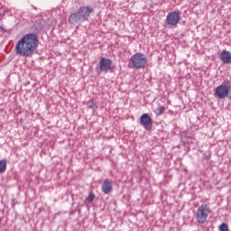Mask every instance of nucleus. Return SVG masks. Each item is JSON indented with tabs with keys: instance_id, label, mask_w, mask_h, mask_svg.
I'll return each mask as SVG.
<instances>
[{
	"instance_id": "nucleus-16",
	"label": "nucleus",
	"mask_w": 231,
	"mask_h": 231,
	"mask_svg": "<svg viewBox=\"0 0 231 231\" xmlns=\"http://www.w3.org/2000/svg\"><path fill=\"white\" fill-rule=\"evenodd\" d=\"M132 59H145V56L142 53H136L132 57Z\"/></svg>"
},
{
	"instance_id": "nucleus-3",
	"label": "nucleus",
	"mask_w": 231,
	"mask_h": 231,
	"mask_svg": "<svg viewBox=\"0 0 231 231\" xmlns=\"http://www.w3.org/2000/svg\"><path fill=\"white\" fill-rule=\"evenodd\" d=\"M210 212V206H208V204H202L199 206L196 214L197 223H199V225H204V223L207 222Z\"/></svg>"
},
{
	"instance_id": "nucleus-10",
	"label": "nucleus",
	"mask_w": 231,
	"mask_h": 231,
	"mask_svg": "<svg viewBox=\"0 0 231 231\" xmlns=\"http://www.w3.org/2000/svg\"><path fill=\"white\" fill-rule=\"evenodd\" d=\"M154 113H155L156 116H162V115L163 113H165V106H160L159 107H157V108L154 110Z\"/></svg>"
},
{
	"instance_id": "nucleus-12",
	"label": "nucleus",
	"mask_w": 231,
	"mask_h": 231,
	"mask_svg": "<svg viewBox=\"0 0 231 231\" xmlns=\"http://www.w3.org/2000/svg\"><path fill=\"white\" fill-rule=\"evenodd\" d=\"M220 59H231V52L228 51H223L221 52Z\"/></svg>"
},
{
	"instance_id": "nucleus-13",
	"label": "nucleus",
	"mask_w": 231,
	"mask_h": 231,
	"mask_svg": "<svg viewBox=\"0 0 231 231\" xmlns=\"http://www.w3.org/2000/svg\"><path fill=\"white\" fill-rule=\"evenodd\" d=\"M86 201H88V203H93V201H95V194L89 193L86 199Z\"/></svg>"
},
{
	"instance_id": "nucleus-2",
	"label": "nucleus",
	"mask_w": 231,
	"mask_h": 231,
	"mask_svg": "<svg viewBox=\"0 0 231 231\" xmlns=\"http://www.w3.org/2000/svg\"><path fill=\"white\" fill-rule=\"evenodd\" d=\"M95 12V9L89 5H84L76 10L69 17V23L70 24H77L79 23H85L89 19V15Z\"/></svg>"
},
{
	"instance_id": "nucleus-6",
	"label": "nucleus",
	"mask_w": 231,
	"mask_h": 231,
	"mask_svg": "<svg viewBox=\"0 0 231 231\" xmlns=\"http://www.w3.org/2000/svg\"><path fill=\"white\" fill-rule=\"evenodd\" d=\"M140 125L143 126L145 131L152 129V117L149 114H143L140 117Z\"/></svg>"
},
{
	"instance_id": "nucleus-5",
	"label": "nucleus",
	"mask_w": 231,
	"mask_h": 231,
	"mask_svg": "<svg viewBox=\"0 0 231 231\" xmlns=\"http://www.w3.org/2000/svg\"><path fill=\"white\" fill-rule=\"evenodd\" d=\"M180 21H181V14L178 11H173L167 14L165 23L167 26H178Z\"/></svg>"
},
{
	"instance_id": "nucleus-1",
	"label": "nucleus",
	"mask_w": 231,
	"mask_h": 231,
	"mask_svg": "<svg viewBox=\"0 0 231 231\" xmlns=\"http://www.w3.org/2000/svg\"><path fill=\"white\" fill-rule=\"evenodd\" d=\"M39 39L37 35L29 33L24 35L16 44L15 50L22 57H32L37 51Z\"/></svg>"
},
{
	"instance_id": "nucleus-7",
	"label": "nucleus",
	"mask_w": 231,
	"mask_h": 231,
	"mask_svg": "<svg viewBox=\"0 0 231 231\" xmlns=\"http://www.w3.org/2000/svg\"><path fill=\"white\" fill-rule=\"evenodd\" d=\"M145 64H147V60L145 59H132L129 62V68L140 69V68H145Z\"/></svg>"
},
{
	"instance_id": "nucleus-14",
	"label": "nucleus",
	"mask_w": 231,
	"mask_h": 231,
	"mask_svg": "<svg viewBox=\"0 0 231 231\" xmlns=\"http://www.w3.org/2000/svg\"><path fill=\"white\" fill-rule=\"evenodd\" d=\"M218 231H228V225L226 223H222L219 226H218Z\"/></svg>"
},
{
	"instance_id": "nucleus-15",
	"label": "nucleus",
	"mask_w": 231,
	"mask_h": 231,
	"mask_svg": "<svg viewBox=\"0 0 231 231\" xmlns=\"http://www.w3.org/2000/svg\"><path fill=\"white\" fill-rule=\"evenodd\" d=\"M87 105H88V109H94V110L97 109V104L94 103L93 100L88 101Z\"/></svg>"
},
{
	"instance_id": "nucleus-4",
	"label": "nucleus",
	"mask_w": 231,
	"mask_h": 231,
	"mask_svg": "<svg viewBox=\"0 0 231 231\" xmlns=\"http://www.w3.org/2000/svg\"><path fill=\"white\" fill-rule=\"evenodd\" d=\"M228 84H230V81L224 80L223 84L217 87L215 90V97H217V98H220V100H223L224 98H226L228 97Z\"/></svg>"
},
{
	"instance_id": "nucleus-17",
	"label": "nucleus",
	"mask_w": 231,
	"mask_h": 231,
	"mask_svg": "<svg viewBox=\"0 0 231 231\" xmlns=\"http://www.w3.org/2000/svg\"><path fill=\"white\" fill-rule=\"evenodd\" d=\"M224 64H231V59H222Z\"/></svg>"
},
{
	"instance_id": "nucleus-8",
	"label": "nucleus",
	"mask_w": 231,
	"mask_h": 231,
	"mask_svg": "<svg viewBox=\"0 0 231 231\" xmlns=\"http://www.w3.org/2000/svg\"><path fill=\"white\" fill-rule=\"evenodd\" d=\"M113 62L109 59H101L99 62L100 71L107 72L111 69Z\"/></svg>"
},
{
	"instance_id": "nucleus-11",
	"label": "nucleus",
	"mask_w": 231,
	"mask_h": 231,
	"mask_svg": "<svg viewBox=\"0 0 231 231\" xmlns=\"http://www.w3.org/2000/svg\"><path fill=\"white\" fill-rule=\"evenodd\" d=\"M6 160H0V174L6 171Z\"/></svg>"
},
{
	"instance_id": "nucleus-9",
	"label": "nucleus",
	"mask_w": 231,
	"mask_h": 231,
	"mask_svg": "<svg viewBox=\"0 0 231 231\" xmlns=\"http://www.w3.org/2000/svg\"><path fill=\"white\" fill-rule=\"evenodd\" d=\"M113 190V181L106 179L102 185V191L104 194H109Z\"/></svg>"
},
{
	"instance_id": "nucleus-18",
	"label": "nucleus",
	"mask_w": 231,
	"mask_h": 231,
	"mask_svg": "<svg viewBox=\"0 0 231 231\" xmlns=\"http://www.w3.org/2000/svg\"><path fill=\"white\" fill-rule=\"evenodd\" d=\"M228 95L227 97L229 98V100H231V86H228Z\"/></svg>"
}]
</instances>
